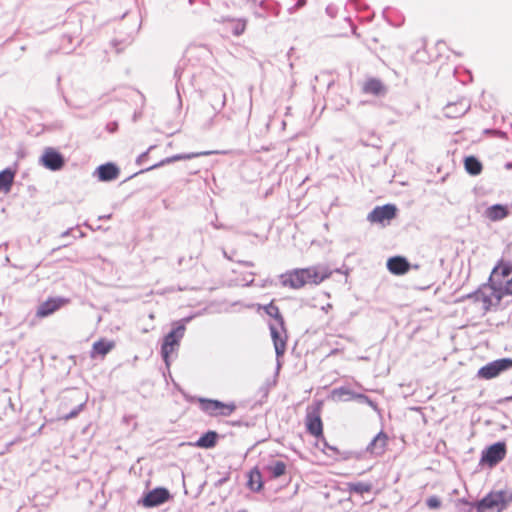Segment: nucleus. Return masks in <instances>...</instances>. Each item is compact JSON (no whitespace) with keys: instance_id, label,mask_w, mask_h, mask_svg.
<instances>
[{"instance_id":"nucleus-23","label":"nucleus","mask_w":512,"mask_h":512,"mask_svg":"<svg viewBox=\"0 0 512 512\" xmlns=\"http://www.w3.org/2000/svg\"><path fill=\"white\" fill-rule=\"evenodd\" d=\"M464 166L466 171L473 176L479 175L482 171L481 162L474 156H468L465 158Z\"/></svg>"},{"instance_id":"nucleus-14","label":"nucleus","mask_w":512,"mask_h":512,"mask_svg":"<svg viewBox=\"0 0 512 512\" xmlns=\"http://www.w3.org/2000/svg\"><path fill=\"white\" fill-rule=\"evenodd\" d=\"M469 109V101L462 98L454 103L447 104L444 108V113L448 118H457L466 114Z\"/></svg>"},{"instance_id":"nucleus-2","label":"nucleus","mask_w":512,"mask_h":512,"mask_svg":"<svg viewBox=\"0 0 512 512\" xmlns=\"http://www.w3.org/2000/svg\"><path fill=\"white\" fill-rule=\"evenodd\" d=\"M332 271L325 266H313L295 269L280 275V283L284 287L299 289L306 284H319L329 278Z\"/></svg>"},{"instance_id":"nucleus-43","label":"nucleus","mask_w":512,"mask_h":512,"mask_svg":"<svg viewBox=\"0 0 512 512\" xmlns=\"http://www.w3.org/2000/svg\"><path fill=\"white\" fill-rule=\"evenodd\" d=\"M175 75H176V76H178V77H180V75H179V70H178V69H176V71H175Z\"/></svg>"},{"instance_id":"nucleus-40","label":"nucleus","mask_w":512,"mask_h":512,"mask_svg":"<svg viewBox=\"0 0 512 512\" xmlns=\"http://www.w3.org/2000/svg\"><path fill=\"white\" fill-rule=\"evenodd\" d=\"M214 227H215L216 229H221V228H223V226H222V225H220V224H214Z\"/></svg>"},{"instance_id":"nucleus-11","label":"nucleus","mask_w":512,"mask_h":512,"mask_svg":"<svg viewBox=\"0 0 512 512\" xmlns=\"http://www.w3.org/2000/svg\"><path fill=\"white\" fill-rule=\"evenodd\" d=\"M68 302L67 299L62 297L49 298L41 303L37 309L36 315L38 317H47L57 311L60 307Z\"/></svg>"},{"instance_id":"nucleus-9","label":"nucleus","mask_w":512,"mask_h":512,"mask_svg":"<svg viewBox=\"0 0 512 512\" xmlns=\"http://www.w3.org/2000/svg\"><path fill=\"white\" fill-rule=\"evenodd\" d=\"M506 448L504 443H495L483 451L481 462L487 463L489 466H495L504 459Z\"/></svg>"},{"instance_id":"nucleus-10","label":"nucleus","mask_w":512,"mask_h":512,"mask_svg":"<svg viewBox=\"0 0 512 512\" xmlns=\"http://www.w3.org/2000/svg\"><path fill=\"white\" fill-rule=\"evenodd\" d=\"M40 162L44 167L52 171H58L64 166L63 156L53 148L45 149Z\"/></svg>"},{"instance_id":"nucleus-35","label":"nucleus","mask_w":512,"mask_h":512,"mask_svg":"<svg viewBox=\"0 0 512 512\" xmlns=\"http://www.w3.org/2000/svg\"><path fill=\"white\" fill-rule=\"evenodd\" d=\"M355 400H358L359 402L361 403H367L368 400H369V397H367L366 395L364 394H361V393H358L356 395V399Z\"/></svg>"},{"instance_id":"nucleus-31","label":"nucleus","mask_w":512,"mask_h":512,"mask_svg":"<svg viewBox=\"0 0 512 512\" xmlns=\"http://www.w3.org/2000/svg\"><path fill=\"white\" fill-rule=\"evenodd\" d=\"M426 504L430 509H438L441 506V500L437 496H430L426 500Z\"/></svg>"},{"instance_id":"nucleus-39","label":"nucleus","mask_w":512,"mask_h":512,"mask_svg":"<svg viewBox=\"0 0 512 512\" xmlns=\"http://www.w3.org/2000/svg\"><path fill=\"white\" fill-rule=\"evenodd\" d=\"M323 443H324V446L327 447L328 449H330L332 451H336V448L329 446L324 440H323Z\"/></svg>"},{"instance_id":"nucleus-20","label":"nucleus","mask_w":512,"mask_h":512,"mask_svg":"<svg viewBox=\"0 0 512 512\" xmlns=\"http://www.w3.org/2000/svg\"><path fill=\"white\" fill-rule=\"evenodd\" d=\"M485 217L488 218L491 221H499L504 219L508 216L509 211L507 206L501 205V204H495L492 206H489L485 210Z\"/></svg>"},{"instance_id":"nucleus-17","label":"nucleus","mask_w":512,"mask_h":512,"mask_svg":"<svg viewBox=\"0 0 512 512\" xmlns=\"http://www.w3.org/2000/svg\"><path fill=\"white\" fill-rule=\"evenodd\" d=\"M119 169L118 167L113 163H106L103 165H100L97 170L96 174L98 176V179L103 182L114 180L119 175Z\"/></svg>"},{"instance_id":"nucleus-15","label":"nucleus","mask_w":512,"mask_h":512,"mask_svg":"<svg viewBox=\"0 0 512 512\" xmlns=\"http://www.w3.org/2000/svg\"><path fill=\"white\" fill-rule=\"evenodd\" d=\"M387 268L394 275H403L409 271L410 264L406 258L395 256L388 259Z\"/></svg>"},{"instance_id":"nucleus-32","label":"nucleus","mask_w":512,"mask_h":512,"mask_svg":"<svg viewBox=\"0 0 512 512\" xmlns=\"http://www.w3.org/2000/svg\"><path fill=\"white\" fill-rule=\"evenodd\" d=\"M84 406H85V403L79 404L70 413H68L67 415L63 416V419L64 420H69V419L75 418L83 410Z\"/></svg>"},{"instance_id":"nucleus-3","label":"nucleus","mask_w":512,"mask_h":512,"mask_svg":"<svg viewBox=\"0 0 512 512\" xmlns=\"http://www.w3.org/2000/svg\"><path fill=\"white\" fill-rule=\"evenodd\" d=\"M192 317H186L178 322L176 327L170 331L163 340L161 346V355L166 363L169 366V357L174 352V350L179 346L181 339L185 333V323H188Z\"/></svg>"},{"instance_id":"nucleus-36","label":"nucleus","mask_w":512,"mask_h":512,"mask_svg":"<svg viewBox=\"0 0 512 512\" xmlns=\"http://www.w3.org/2000/svg\"><path fill=\"white\" fill-rule=\"evenodd\" d=\"M366 404L369 405L374 410H377V404L374 401H372L370 398Z\"/></svg>"},{"instance_id":"nucleus-34","label":"nucleus","mask_w":512,"mask_h":512,"mask_svg":"<svg viewBox=\"0 0 512 512\" xmlns=\"http://www.w3.org/2000/svg\"><path fill=\"white\" fill-rule=\"evenodd\" d=\"M306 4V0H298L296 5L289 9L290 13H293L295 10L303 7Z\"/></svg>"},{"instance_id":"nucleus-45","label":"nucleus","mask_w":512,"mask_h":512,"mask_svg":"<svg viewBox=\"0 0 512 512\" xmlns=\"http://www.w3.org/2000/svg\"><path fill=\"white\" fill-rule=\"evenodd\" d=\"M223 98H224V100L222 102V105H225V95H223Z\"/></svg>"},{"instance_id":"nucleus-42","label":"nucleus","mask_w":512,"mask_h":512,"mask_svg":"<svg viewBox=\"0 0 512 512\" xmlns=\"http://www.w3.org/2000/svg\"><path fill=\"white\" fill-rule=\"evenodd\" d=\"M326 11H327L330 15H332V14H331V13H332V10H331V8H330V7H327Z\"/></svg>"},{"instance_id":"nucleus-41","label":"nucleus","mask_w":512,"mask_h":512,"mask_svg":"<svg viewBox=\"0 0 512 512\" xmlns=\"http://www.w3.org/2000/svg\"><path fill=\"white\" fill-rule=\"evenodd\" d=\"M252 283H253V278H251V279L247 280L246 285H250V284H252Z\"/></svg>"},{"instance_id":"nucleus-21","label":"nucleus","mask_w":512,"mask_h":512,"mask_svg":"<svg viewBox=\"0 0 512 512\" xmlns=\"http://www.w3.org/2000/svg\"><path fill=\"white\" fill-rule=\"evenodd\" d=\"M286 468L287 466L283 461H272L264 467V471L271 478H278L285 474Z\"/></svg>"},{"instance_id":"nucleus-19","label":"nucleus","mask_w":512,"mask_h":512,"mask_svg":"<svg viewBox=\"0 0 512 512\" xmlns=\"http://www.w3.org/2000/svg\"><path fill=\"white\" fill-rule=\"evenodd\" d=\"M387 440V435L383 432H379L367 446V451L374 455H381L385 451Z\"/></svg>"},{"instance_id":"nucleus-37","label":"nucleus","mask_w":512,"mask_h":512,"mask_svg":"<svg viewBox=\"0 0 512 512\" xmlns=\"http://www.w3.org/2000/svg\"><path fill=\"white\" fill-rule=\"evenodd\" d=\"M332 308V305L331 304H327L326 306H323L322 307V310H324L325 312H327L329 309Z\"/></svg>"},{"instance_id":"nucleus-28","label":"nucleus","mask_w":512,"mask_h":512,"mask_svg":"<svg viewBox=\"0 0 512 512\" xmlns=\"http://www.w3.org/2000/svg\"><path fill=\"white\" fill-rule=\"evenodd\" d=\"M372 489V484L368 482H354L348 484V491L350 493L356 494H364L370 492Z\"/></svg>"},{"instance_id":"nucleus-26","label":"nucleus","mask_w":512,"mask_h":512,"mask_svg":"<svg viewBox=\"0 0 512 512\" xmlns=\"http://www.w3.org/2000/svg\"><path fill=\"white\" fill-rule=\"evenodd\" d=\"M114 347V343L112 341L99 340L93 344V353L106 355L109 353Z\"/></svg>"},{"instance_id":"nucleus-24","label":"nucleus","mask_w":512,"mask_h":512,"mask_svg":"<svg viewBox=\"0 0 512 512\" xmlns=\"http://www.w3.org/2000/svg\"><path fill=\"white\" fill-rule=\"evenodd\" d=\"M14 180V173L9 170H3L0 172V192H8L11 189Z\"/></svg>"},{"instance_id":"nucleus-5","label":"nucleus","mask_w":512,"mask_h":512,"mask_svg":"<svg viewBox=\"0 0 512 512\" xmlns=\"http://www.w3.org/2000/svg\"><path fill=\"white\" fill-rule=\"evenodd\" d=\"M508 502L503 491L492 492L484 497L478 504L479 512H501Z\"/></svg>"},{"instance_id":"nucleus-30","label":"nucleus","mask_w":512,"mask_h":512,"mask_svg":"<svg viewBox=\"0 0 512 512\" xmlns=\"http://www.w3.org/2000/svg\"><path fill=\"white\" fill-rule=\"evenodd\" d=\"M264 310L267 315L274 318L273 323L284 322V320L280 314L279 308L277 306H275L274 304L270 303V304L266 305L264 307Z\"/></svg>"},{"instance_id":"nucleus-29","label":"nucleus","mask_w":512,"mask_h":512,"mask_svg":"<svg viewBox=\"0 0 512 512\" xmlns=\"http://www.w3.org/2000/svg\"><path fill=\"white\" fill-rule=\"evenodd\" d=\"M247 21L245 19H236L230 21V28L235 36H240L246 29Z\"/></svg>"},{"instance_id":"nucleus-7","label":"nucleus","mask_w":512,"mask_h":512,"mask_svg":"<svg viewBox=\"0 0 512 512\" xmlns=\"http://www.w3.org/2000/svg\"><path fill=\"white\" fill-rule=\"evenodd\" d=\"M511 367L512 360L510 358L495 360L480 368L478 371V376L484 379H492L498 376L501 372L510 369Z\"/></svg>"},{"instance_id":"nucleus-25","label":"nucleus","mask_w":512,"mask_h":512,"mask_svg":"<svg viewBox=\"0 0 512 512\" xmlns=\"http://www.w3.org/2000/svg\"><path fill=\"white\" fill-rule=\"evenodd\" d=\"M358 393L354 392L348 387L342 386L339 388H335L332 391V395L334 398H338L339 400L348 401L351 399H356V395Z\"/></svg>"},{"instance_id":"nucleus-46","label":"nucleus","mask_w":512,"mask_h":512,"mask_svg":"<svg viewBox=\"0 0 512 512\" xmlns=\"http://www.w3.org/2000/svg\"><path fill=\"white\" fill-rule=\"evenodd\" d=\"M507 400H512V396L511 397H508Z\"/></svg>"},{"instance_id":"nucleus-44","label":"nucleus","mask_w":512,"mask_h":512,"mask_svg":"<svg viewBox=\"0 0 512 512\" xmlns=\"http://www.w3.org/2000/svg\"><path fill=\"white\" fill-rule=\"evenodd\" d=\"M68 234H69V231H66V232H64V233L62 234V236H66V235H68Z\"/></svg>"},{"instance_id":"nucleus-27","label":"nucleus","mask_w":512,"mask_h":512,"mask_svg":"<svg viewBox=\"0 0 512 512\" xmlns=\"http://www.w3.org/2000/svg\"><path fill=\"white\" fill-rule=\"evenodd\" d=\"M248 486L253 491H259L262 488V486H263L262 476H261V473L257 469L252 470L250 472Z\"/></svg>"},{"instance_id":"nucleus-13","label":"nucleus","mask_w":512,"mask_h":512,"mask_svg":"<svg viewBox=\"0 0 512 512\" xmlns=\"http://www.w3.org/2000/svg\"><path fill=\"white\" fill-rule=\"evenodd\" d=\"M212 152H196V153H185V154H176V155H173L171 157H167L163 160H161L160 162L144 169V170H141L139 173H143L145 171H151L153 169H156V168H159V167H162L166 164H170V163H173V162H176V161H180V160H189V159H192V158H196V157H200V156H205V155H209L211 154Z\"/></svg>"},{"instance_id":"nucleus-16","label":"nucleus","mask_w":512,"mask_h":512,"mask_svg":"<svg viewBox=\"0 0 512 512\" xmlns=\"http://www.w3.org/2000/svg\"><path fill=\"white\" fill-rule=\"evenodd\" d=\"M362 91L365 94L383 96L385 95L387 90L381 80L376 78H369L364 82L362 86Z\"/></svg>"},{"instance_id":"nucleus-8","label":"nucleus","mask_w":512,"mask_h":512,"mask_svg":"<svg viewBox=\"0 0 512 512\" xmlns=\"http://www.w3.org/2000/svg\"><path fill=\"white\" fill-rule=\"evenodd\" d=\"M396 206L386 204L375 207L367 216V220L371 223H379L385 225L396 216Z\"/></svg>"},{"instance_id":"nucleus-38","label":"nucleus","mask_w":512,"mask_h":512,"mask_svg":"<svg viewBox=\"0 0 512 512\" xmlns=\"http://www.w3.org/2000/svg\"><path fill=\"white\" fill-rule=\"evenodd\" d=\"M241 264L252 267L254 264L252 262L242 261Z\"/></svg>"},{"instance_id":"nucleus-6","label":"nucleus","mask_w":512,"mask_h":512,"mask_svg":"<svg viewBox=\"0 0 512 512\" xmlns=\"http://www.w3.org/2000/svg\"><path fill=\"white\" fill-rule=\"evenodd\" d=\"M269 329L273 340L275 353L279 360L286 351L287 335L284 327V322L269 323Z\"/></svg>"},{"instance_id":"nucleus-33","label":"nucleus","mask_w":512,"mask_h":512,"mask_svg":"<svg viewBox=\"0 0 512 512\" xmlns=\"http://www.w3.org/2000/svg\"><path fill=\"white\" fill-rule=\"evenodd\" d=\"M154 148H155V146H154V145H152V146H150V147L148 148V150H147V151H145V152H143L142 154H140V155L137 157V159H136V163H137L138 165H141V164L146 160V158H147V156H148L149 152H150L151 150H153Z\"/></svg>"},{"instance_id":"nucleus-1","label":"nucleus","mask_w":512,"mask_h":512,"mask_svg":"<svg viewBox=\"0 0 512 512\" xmlns=\"http://www.w3.org/2000/svg\"><path fill=\"white\" fill-rule=\"evenodd\" d=\"M504 295H512V265L503 263L496 266L489 278V284L483 285L473 294L467 296L484 314L497 306Z\"/></svg>"},{"instance_id":"nucleus-22","label":"nucleus","mask_w":512,"mask_h":512,"mask_svg":"<svg viewBox=\"0 0 512 512\" xmlns=\"http://www.w3.org/2000/svg\"><path fill=\"white\" fill-rule=\"evenodd\" d=\"M217 439L218 434L215 431H208L196 441L195 446L210 449L216 445Z\"/></svg>"},{"instance_id":"nucleus-12","label":"nucleus","mask_w":512,"mask_h":512,"mask_svg":"<svg viewBox=\"0 0 512 512\" xmlns=\"http://www.w3.org/2000/svg\"><path fill=\"white\" fill-rule=\"evenodd\" d=\"M169 498V492L165 488H155L150 491L142 500L145 507L158 506Z\"/></svg>"},{"instance_id":"nucleus-4","label":"nucleus","mask_w":512,"mask_h":512,"mask_svg":"<svg viewBox=\"0 0 512 512\" xmlns=\"http://www.w3.org/2000/svg\"><path fill=\"white\" fill-rule=\"evenodd\" d=\"M201 409L210 416H230L235 410L234 403H223L218 400L200 398Z\"/></svg>"},{"instance_id":"nucleus-18","label":"nucleus","mask_w":512,"mask_h":512,"mask_svg":"<svg viewBox=\"0 0 512 512\" xmlns=\"http://www.w3.org/2000/svg\"><path fill=\"white\" fill-rule=\"evenodd\" d=\"M307 431L315 436H322L323 426L320 415L316 412L308 413L306 416Z\"/></svg>"}]
</instances>
